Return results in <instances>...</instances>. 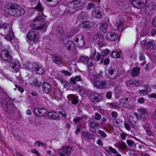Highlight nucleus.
Segmentation results:
<instances>
[{
  "label": "nucleus",
  "mask_w": 156,
  "mask_h": 156,
  "mask_svg": "<svg viewBox=\"0 0 156 156\" xmlns=\"http://www.w3.org/2000/svg\"><path fill=\"white\" fill-rule=\"evenodd\" d=\"M16 4H12L10 5L9 6H8V7H5V10L6 12L10 15L11 16H16L14 14L16 12Z\"/></svg>",
  "instance_id": "6e6552de"
},
{
  "label": "nucleus",
  "mask_w": 156,
  "mask_h": 156,
  "mask_svg": "<svg viewBox=\"0 0 156 156\" xmlns=\"http://www.w3.org/2000/svg\"><path fill=\"white\" fill-rule=\"evenodd\" d=\"M33 84L34 86L38 87H40L41 83L38 80H36L33 82Z\"/></svg>",
  "instance_id": "5fc2aeb1"
},
{
  "label": "nucleus",
  "mask_w": 156,
  "mask_h": 156,
  "mask_svg": "<svg viewBox=\"0 0 156 156\" xmlns=\"http://www.w3.org/2000/svg\"><path fill=\"white\" fill-rule=\"evenodd\" d=\"M126 85L127 86H130L132 84H133V80H130L128 81L125 82Z\"/></svg>",
  "instance_id": "4d7b16f0"
},
{
  "label": "nucleus",
  "mask_w": 156,
  "mask_h": 156,
  "mask_svg": "<svg viewBox=\"0 0 156 156\" xmlns=\"http://www.w3.org/2000/svg\"><path fill=\"white\" fill-rule=\"evenodd\" d=\"M8 34L6 35L5 39L7 41H11L14 37V35L12 31V30H10Z\"/></svg>",
  "instance_id": "bb28decb"
},
{
  "label": "nucleus",
  "mask_w": 156,
  "mask_h": 156,
  "mask_svg": "<svg viewBox=\"0 0 156 156\" xmlns=\"http://www.w3.org/2000/svg\"><path fill=\"white\" fill-rule=\"evenodd\" d=\"M82 134L83 136L86 137L89 139H94V135L88 132H82Z\"/></svg>",
  "instance_id": "cd10ccee"
},
{
  "label": "nucleus",
  "mask_w": 156,
  "mask_h": 156,
  "mask_svg": "<svg viewBox=\"0 0 156 156\" xmlns=\"http://www.w3.org/2000/svg\"><path fill=\"white\" fill-rule=\"evenodd\" d=\"M148 91L147 90H140L139 91V93L141 96H144L147 94L148 93Z\"/></svg>",
  "instance_id": "37998d69"
},
{
  "label": "nucleus",
  "mask_w": 156,
  "mask_h": 156,
  "mask_svg": "<svg viewBox=\"0 0 156 156\" xmlns=\"http://www.w3.org/2000/svg\"><path fill=\"white\" fill-rule=\"evenodd\" d=\"M145 101V99L143 98H140L138 99V101L140 104L144 103Z\"/></svg>",
  "instance_id": "052dcab7"
},
{
  "label": "nucleus",
  "mask_w": 156,
  "mask_h": 156,
  "mask_svg": "<svg viewBox=\"0 0 156 156\" xmlns=\"http://www.w3.org/2000/svg\"><path fill=\"white\" fill-rule=\"evenodd\" d=\"M47 1L50 2L48 4L51 6H54L56 5L60 1V0H47Z\"/></svg>",
  "instance_id": "2f4dec72"
},
{
  "label": "nucleus",
  "mask_w": 156,
  "mask_h": 156,
  "mask_svg": "<svg viewBox=\"0 0 156 156\" xmlns=\"http://www.w3.org/2000/svg\"><path fill=\"white\" fill-rule=\"evenodd\" d=\"M98 44L100 47L104 46L106 45V44L104 42V38L99 39L98 40Z\"/></svg>",
  "instance_id": "c9c22d12"
},
{
  "label": "nucleus",
  "mask_w": 156,
  "mask_h": 156,
  "mask_svg": "<svg viewBox=\"0 0 156 156\" xmlns=\"http://www.w3.org/2000/svg\"><path fill=\"white\" fill-rule=\"evenodd\" d=\"M52 96L55 99L58 101L60 100L62 95L60 90L58 89H55Z\"/></svg>",
  "instance_id": "a211bd4d"
},
{
  "label": "nucleus",
  "mask_w": 156,
  "mask_h": 156,
  "mask_svg": "<svg viewBox=\"0 0 156 156\" xmlns=\"http://www.w3.org/2000/svg\"><path fill=\"white\" fill-rule=\"evenodd\" d=\"M126 142L127 144L130 147H133L134 143V142L132 140H128Z\"/></svg>",
  "instance_id": "09e8293b"
},
{
  "label": "nucleus",
  "mask_w": 156,
  "mask_h": 156,
  "mask_svg": "<svg viewBox=\"0 0 156 156\" xmlns=\"http://www.w3.org/2000/svg\"><path fill=\"white\" fill-rule=\"evenodd\" d=\"M97 94H92L91 95V97L92 98L91 99L93 100V102L94 103H96L99 102L98 97L97 96Z\"/></svg>",
  "instance_id": "f704fd0d"
},
{
  "label": "nucleus",
  "mask_w": 156,
  "mask_h": 156,
  "mask_svg": "<svg viewBox=\"0 0 156 156\" xmlns=\"http://www.w3.org/2000/svg\"><path fill=\"white\" fill-rule=\"evenodd\" d=\"M123 23L121 21H119L117 23V26L118 27V30L120 31H122L123 30Z\"/></svg>",
  "instance_id": "4c0bfd02"
},
{
  "label": "nucleus",
  "mask_w": 156,
  "mask_h": 156,
  "mask_svg": "<svg viewBox=\"0 0 156 156\" xmlns=\"http://www.w3.org/2000/svg\"><path fill=\"white\" fill-rule=\"evenodd\" d=\"M16 7V12L14 14H15L14 15H15L16 16L20 17L23 16L25 12L24 9L17 4Z\"/></svg>",
  "instance_id": "dca6fc26"
},
{
  "label": "nucleus",
  "mask_w": 156,
  "mask_h": 156,
  "mask_svg": "<svg viewBox=\"0 0 156 156\" xmlns=\"http://www.w3.org/2000/svg\"><path fill=\"white\" fill-rule=\"evenodd\" d=\"M111 56L115 58H119L120 56L118 52L115 50L112 51L111 54Z\"/></svg>",
  "instance_id": "58836bf2"
},
{
  "label": "nucleus",
  "mask_w": 156,
  "mask_h": 156,
  "mask_svg": "<svg viewBox=\"0 0 156 156\" xmlns=\"http://www.w3.org/2000/svg\"><path fill=\"white\" fill-rule=\"evenodd\" d=\"M113 123L119 125L120 123V120L119 119H114L113 120Z\"/></svg>",
  "instance_id": "69168bd1"
},
{
  "label": "nucleus",
  "mask_w": 156,
  "mask_h": 156,
  "mask_svg": "<svg viewBox=\"0 0 156 156\" xmlns=\"http://www.w3.org/2000/svg\"><path fill=\"white\" fill-rule=\"evenodd\" d=\"M112 116L115 118H116L118 117V114L117 112L115 111H112L111 112Z\"/></svg>",
  "instance_id": "0e129e2a"
},
{
  "label": "nucleus",
  "mask_w": 156,
  "mask_h": 156,
  "mask_svg": "<svg viewBox=\"0 0 156 156\" xmlns=\"http://www.w3.org/2000/svg\"><path fill=\"white\" fill-rule=\"evenodd\" d=\"M61 72L66 76H70L72 74L71 73L67 70H62L61 71Z\"/></svg>",
  "instance_id": "8fccbe9b"
},
{
  "label": "nucleus",
  "mask_w": 156,
  "mask_h": 156,
  "mask_svg": "<svg viewBox=\"0 0 156 156\" xmlns=\"http://www.w3.org/2000/svg\"><path fill=\"white\" fill-rule=\"evenodd\" d=\"M53 62L57 64H60L62 63V59L60 57L58 56H55L52 57Z\"/></svg>",
  "instance_id": "c756f323"
},
{
  "label": "nucleus",
  "mask_w": 156,
  "mask_h": 156,
  "mask_svg": "<svg viewBox=\"0 0 156 156\" xmlns=\"http://www.w3.org/2000/svg\"><path fill=\"white\" fill-rule=\"evenodd\" d=\"M150 125L148 124H146L144 126V128L145 130V131L148 130H150Z\"/></svg>",
  "instance_id": "e2e57ef3"
},
{
  "label": "nucleus",
  "mask_w": 156,
  "mask_h": 156,
  "mask_svg": "<svg viewBox=\"0 0 156 156\" xmlns=\"http://www.w3.org/2000/svg\"><path fill=\"white\" fill-rule=\"evenodd\" d=\"M128 100L127 98L121 99L120 101V104L122 105L123 106H124L127 103Z\"/></svg>",
  "instance_id": "79ce46f5"
},
{
  "label": "nucleus",
  "mask_w": 156,
  "mask_h": 156,
  "mask_svg": "<svg viewBox=\"0 0 156 156\" xmlns=\"http://www.w3.org/2000/svg\"><path fill=\"white\" fill-rule=\"evenodd\" d=\"M47 26L46 25L44 24L33 28V30H30L26 36L27 42L31 45H32L34 44L37 42L39 38V35L34 30H45Z\"/></svg>",
  "instance_id": "f257e3e1"
},
{
  "label": "nucleus",
  "mask_w": 156,
  "mask_h": 156,
  "mask_svg": "<svg viewBox=\"0 0 156 156\" xmlns=\"http://www.w3.org/2000/svg\"><path fill=\"white\" fill-rule=\"evenodd\" d=\"M48 115L53 119L58 120L59 119L58 113L55 112H49L48 114Z\"/></svg>",
  "instance_id": "b1692460"
},
{
  "label": "nucleus",
  "mask_w": 156,
  "mask_h": 156,
  "mask_svg": "<svg viewBox=\"0 0 156 156\" xmlns=\"http://www.w3.org/2000/svg\"><path fill=\"white\" fill-rule=\"evenodd\" d=\"M114 69L112 68H110L108 70V72L109 74L108 76L110 79H113L115 77V76L113 75L114 73Z\"/></svg>",
  "instance_id": "7c9ffc66"
},
{
  "label": "nucleus",
  "mask_w": 156,
  "mask_h": 156,
  "mask_svg": "<svg viewBox=\"0 0 156 156\" xmlns=\"http://www.w3.org/2000/svg\"><path fill=\"white\" fill-rule=\"evenodd\" d=\"M47 112L46 109H40L38 108H35L34 110V114L37 115L39 116H42Z\"/></svg>",
  "instance_id": "6ab92c4d"
},
{
  "label": "nucleus",
  "mask_w": 156,
  "mask_h": 156,
  "mask_svg": "<svg viewBox=\"0 0 156 156\" xmlns=\"http://www.w3.org/2000/svg\"><path fill=\"white\" fill-rule=\"evenodd\" d=\"M0 29L4 33L8 32L12 30L10 25L7 23H4L2 25L0 24Z\"/></svg>",
  "instance_id": "aec40b11"
},
{
  "label": "nucleus",
  "mask_w": 156,
  "mask_h": 156,
  "mask_svg": "<svg viewBox=\"0 0 156 156\" xmlns=\"http://www.w3.org/2000/svg\"><path fill=\"white\" fill-rule=\"evenodd\" d=\"M1 103L4 110L9 114L14 112L15 110L14 104L12 100L9 97L3 98Z\"/></svg>",
  "instance_id": "f03ea898"
},
{
  "label": "nucleus",
  "mask_w": 156,
  "mask_h": 156,
  "mask_svg": "<svg viewBox=\"0 0 156 156\" xmlns=\"http://www.w3.org/2000/svg\"><path fill=\"white\" fill-rule=\"evenodd\" d=\"M57 30L58 31V32L61 34H62L63 33V28L62 27H58L57 28Z\"/></svg>",
  "instance_id": "774afa93"
},
{
  "label": "nucleus",
  "mask_w": 156,
  "mask_h": 156,
  "mask_svg": "<svg viewBox=\"0 0 156 156\" xmlns=\"http://www.w3.org/2000/svg\"><path fill=\"white\" fill-rule=\"evenodd\" d=\"M68 6L71 8L80 9L82 6V0H73L68 4Z\"/></svg>",
  "instance_id": "20e7f679"
},
{
  "label": "nucleus",
  "mask_w": 156,
  "mask_h": 156,
  "mask_svg": "<svg viewBox=\"0 0 156 156\" xmlns=\"http://www.w3.org/2000/svg\"><path fill=\"white\" fill-rule=\"evenodd\" d=\"M1 57L3 61H10L12 60V57L9 52L6 50H4L2 51Z\"/></svg>",
  "instance_id": "9b49d317"
},
{
  "label": "nucleus",
  "mask_w": 156,
  "mask_h": 156,
  "mask_svg": "<svg viewBox=\"0 0 156 156\" xmlns=\"http://www.w3.org/2000/svg\"><path fill=\"white\" fill-rule=\"evenodd\" d=\"M75 79H76V82L80 81L81 80V78L80 76H76L75 77Z\"/></svg>",
  "instance_id": "338daca9"
},
{
  "label": "nucleus",
  "mask_w": 156,
  "mask_h": 156,
  "mask_svg": "<svg viewBox=\"0 0 156 156\" xmlns=\"http://www.w3.org/2000/svg\"><path fill=\"white\" fill-rule=\"evenodd\" d=\"M87 13L85 12H81L77 16L78 21L82 22L87 17Z\"/></svg>",
  "instance_id": "5701e85b"
},
{
  "label": "nucleus",
  "mask_w": 156,
  "mask_h": 156,
  "mask_svg": "<svg viewBox=\"0 0 156 156\" xmlns=\"http://www.w3.org/2000/svg\"><path fill=\"white\" fill-rule=\"evenodd\" d=\"M105 37L108 40L112 41L117 40L119 38L117 34L114 32L108 33Z\"/></svg>",
  "instance_id": "f8f14e48"
},
{
  "label": "nucleus",
  "mask_w": 156,
  "mask_h": 156,
  "mask_svg": "<svg viewBox=\"0 0 156 156\" xmlns=\"http://www.w3.org/2000/svg\"><path fill=\"white\" fill-rule=\"evenodd\" d=\"M89 126L90 129L91 130V132L93 133H96V127H99L98 122L94 120L90 121L89 122Z\"/></svg>",
  "instance_id": "2eb2a0df"
},
{
  "label": "nucleus",
  "mask_w": 156,
  "mask_h": 156,
  "mask_svg": "<svg viewBox=\"0 0 156 156\" xmlns=\"http://www.w3.org/2000/svg\"><path fill=\"white\" fill-rule=\"evenodd\" d=\"M94 117L96 119L99 120L101 118V116L97 112L95 113Z\"/></svg>",
  "instance_id": "680f3d73"
},
{
  "label": "nucleus",
  "mask_w": 156,
  "mask_h": 156,
  "mask_svg": "<svg viewBox=\"0 0 156 156\" xmlns=\"http://www.w3.org/2000/svg\"><path fill=\"white\" fill-rule=\"evenodd\" d=\"M143 87L144 89V90H147L149 93L151 91V87L148 85H144L143 86Z\"/></svg>",
  "instance_id": "49530a36"
},
{
  "label": "nucleus",
  "mask_w": 156,
  "mask_h": 156,
  "mask_svg": "<svg viewBox=\"0 0 156 156\" xmlns=\"http://www.w3.org/2000/svg\"><path fill=\"white\" fill-rule=\"evenodd\" d=\"M68 100L70 101L73 105H76L79 102L78 97L73 94L68 95L67 96Z\"/></svg>",
  "instance_id": "f3484780"
},
{
  "label": "nucleus",
  "mask_w": 156,
  "mask_h": 156,
  "mask_svg": "<svg viewBox=\"0 0 156 156\" xmlns=\"http://www.w3.org/2000/svg\"><path fill=\"white\" fill-rule=\"evenodd\" d=\"M139 59L140 61L141 62V65L143 66L145 64L146 62L145 60V57L144 55L143 54L140 52L139 53Z\"/></svg>",
  "instance_id": "c85d7f7f"
},
{
  "label": "nucleus",
  "mask_w": 156,
  "mask_h": 156,
  "mask_svg": "<svg viewBox=\"0 0 156 156\" xmlns=\"http://www.w3.org/2000/svg\"><path fill=\"white\" fill-rule=\"evenodd\" d=\"M106 98L108 99H110L112 96V93L110 92H107L105 95Z\"/></svg>",
  "instance_id": "bf43d9fd"
},
{
  "label": "nucleus",
  "mask_w": 156,
  "mask_h": 156,
  "mask_svg": "<svg viewBox=\"0 0 156 156\" xmlns=\"http://www.w3.org/2000/svg\"><path fill=\"white\" fill-rule=\"evenodd\" d=\"M92 15L95 18L101 19L104 15L103 10L100 7H96L93 10Z\"/></svg>",
  "instance_id": "7ed1b4c3"
},
{
  "label": "nucleus",
  "mask_w": 156,
  "mask_h": 156,
  "mask_svg": "<svg viewBox=\"0 0 156 156\" xmlns=\"http://www.w3.org/2000/svg\"><path fill=\"white\" fill-rule=\"evenodd\" d=\"M20 68V64L18 60H15L12 62L9 66L10 70L15 73L18 72Z\"/></svg>",
  "instance_id": "423d86ee"
},
{
  "label": "nucleus",
  "mask_w": 156,
  "mask_h": 156,
  "mask_svg": "<svg viewBox=\"0 0 156 156\" xmlns=\"http://www.w3.org/2000/svg\"><path fill=\"white\" fill-rule=\"evenodd\" d=\"M108 149L112 153L115 154L116 156H121V155L118 153L116 150L112 148L111 146H110L109 147Z\"/></svg>",
  "instance_id": "e433bc0d"
},
{
  "label": "nucleus",
  "mask_w": 156,
  "mask_h": 156,
  "mask_svg": "<svg viewBox=\"0 0 156 156\" xmlns=\"http://www.w3.org/2000/svg\"><path fill=\"white\" fill-rule=\"evenodd\" d=\"M107 23L106 22H104L101 24V27L100 28V30L103 33H106L107 32Z\"/></svg>",
  "instance_id": "72a5a7b5"
},
{
  "label": "nucleus",
  "mask_w": 156,
  "mask_h": 156,
  "mask_svg": "<svg viewBox=\"0 0 156 156\" xmlns=\"http://www.w3.org/2000/svg\"><path fill=\"white\" fill-rule=\"evenodd\" d=\"M89 59L90 58L88 57L85 56L82 57L81 59V61L85 64L88 62Z\"/></svg>",
  "instance_id": "ea45409f"
},
{
  "label": "nucleus",
  "mask_w": 156,
  "mask_h": 156,
  "mask_svg": "<svg viewBox=\"0 0 156 156\" xmlns=\"http://www.w3.org/2000/svg\"><path fill=\"white\" fill-rule=\"evenodd\" d=\"M65 47L68 51H70L74 48V43L71 41H68L65 44Z\"/></svg>",
  "instance_id": "393cba45"
},
{
  "label": "nucleus",
  "mask_w": 156,
  "mask_h": 156,
  "mask_svg": "<svg viewBox=\"0 0 156 156\" xmlns=\"http://www.w3.org/2000/svg\"><path fill=\"white\" fill-rule=\"evenodd\" d=\"M35 9H36L37 10L39 11H42L43 10V8L39 2L35 7Z\"/></svg>",
  "instance_id": "a19ab883"
},
{
  "label": "nucleus",
  "mask_w": 156,
  "mask_h": 156,
  "mask_svg": "<svg viewBox=\"0 0 156 156\" xmlns=\"http://www.w3.org/2000/svg\"><path fill=\"white\" fill-rule=\"evenodd\" d=\"M139 112L140 117L142 120L144 122L146 119H147L148 116V112L145 108H141L137 110Z\"/></svg>",
  "instance_id": "1a4fd4ad"
},
{
  "label": "nucleus",
  "mask_w": 156,
  "mask_h": 156,
  "mask_svg": "<svg viewBox=\"0 0 156 156\" xmlns=\"http://www.w3.org/2000/svg\"><path fill=\"white\" fill-rule=\"evenodd\" d=\"M141 82L138 80H133V84L136 87H138L141 86L142 85Z\"/></svg>",
  "instance_id": "c03bdc74"
},
{
  "label": "nucleus",
  "mask_w": 156,
  "mask_h": 156,
  "mask_svg": "<svg viewBox=\"0 0 156 156\" xmlns=\"http://www.w3.org/2000/svg\"><path fill=\"white\" fill-rule=\"evenodd\" d=\"M115 145L122 151L124 150L127 147L126 143L122 141L117 142Z\"/></svg>",
  "instance_id": "4be33fe9"
},
{
  "label": "nucleus",
  "mask_w": 156,
  "mask_h": 156,
  "mask_svg": "<svg viewBox=\"0 0 156 156\" xmlns=\"http://www.w3.org/2000/svg\"><path fill=\"white\" fill-rule=\"evenodd\" d=\"M72 150L71 147L65 146L62 150H58V153L60 156H70Z\"/></svg>",
  "instance_id": "39448f33"
},
{
  "label": "nucleus",
  "mask_w": 156,
  "mask_h": 156,
  "mask_svg": "<svg viewBox=\"0 0 156 156\" xmlns=\"http://www.w3.org/2000/svg\"><path fill=\"white\" fill-rule=\"evenodd\" d=\"M94 87L97 88L105 89L108 88V87L105 81H101L98 80H95L94 83Z\"/></svg>",
  "instance_id": "9d476101"
},
{
  "label": "nucleus",
  "mask_w": 156,
  "mask_h": 156,
  "mask_svg": "<svg viewBox=\"0 0 156 156\" xmlns=\"http://www.w3.org/2000/svg\"><path fill=\"white\" fill-rule=\"evenodd\" d=\"M51 89V85L46 82L44 83L42 85V89L44 93H48Z\"/></svg>",
  "instance_id": "412c9836"
},
{
  "label": "nucleus",
  "mask_w": 156,
  "mask_h": 156,
  "mask_svg": "<svg viewBox=\"0 0 156 156\" xmlns=\"http://www.w3.org/2000/svg\"><path fill=\"white\" fill-rule=\"evenodd\" d=\"M92 58H90V59L88 60L86 64H87V66L89 67H91L93 66V63L92 62Z\"/></svg>",
  "instance_id": "3c124183"
},
{
  "label": "nucleus",
  "mask_w": 156,
  "mask_h": 156,
  "mask_svg": "<svg viewBox=\"0 0 156 156\" xmlns=\"http://www.w3.org/2000/svg\"><path fill=\"white\" fill-rule=\"evenodd\" d=\"M140 68L138 67L133 68L131 73V75L133 77L137 76L139 74Z\"/></svg>",
  "instance_id": "a878e982"
},
{
  "label": "nucleus",
  "mask_w": 156,
  "mask_h": 156,
  "mask_svg": "<svg viewBox=\"0 0 156 156\" xmlns=\"http://www.w3.org/2000/svg\"><path fill=\"white\" fill-rule=\"evenodd\" d=\"M80 27L83 28H89L90 27V25L88 22H83L79 25Z\"/></svg>",
  "instance_id": "473e14b6"
},
{
  "label": "nucleus",
  "mask_w": 156,
  "mask_h": 156,
  "mask_svg": "<svg viewBox=\"0 0 156 156\" xmlns=\"http://www.w3.org/2000/svg\"><path fill=\"white\" fill-rule=\"evenodd\" d=\"M109 52V51L108 49H106L105 50H104L102 52L101 54L104 57L108 54Z\"/></svg>",
  "instance_id": "603ef678"
},
{
  "label": "nucleus",
  "mask_w": 156,
  "mask_h": 156,
  "mask_svg": "<svg viewBox=\"0 0 156 156\" xmlns=\"http://www.w3.org/2000/svg\"><path fill=\"white\" fill-rule=\"evenodd\" d=\"M15 86L16 88H14V89L15 90H16L17 89L21 93H23V92L24 90L23 87L20 86H19L18 85H16Z\"/></svg>",
  "instance_id": "a18cd8bd"
},
{
  "label": "nucleus",
  "mask_w": 156,
  "mask_h": 156,
  "mask_svg": "<svg viewBox=\"0 0 156 156\" xmlns=\"http://www.w3.org/2000/svg\"><path fill=\"white\" fill-rule=\"evenodd\" d=\"M76 79H75V77H72L70 80V83L76 84Z\"/></svg>",
  "instance_id": "13d9d810"
},
{
  "label": "nucleus",
  "mask_w": 156,
  "mask_h": 156,
  "mask_svg": "<svg viewBox=\"0 0 156 156\" xmlns=\"http://www.w3.org/2000/svg\"><path fill=\"white\" fill-rule=\"evenodd\" d=\"M154 41L152 40L148 41L145 40H143L141 41V44L147 48L149 49H152L154 48Z\"/></svg>",
  "instance_id": "4468645a"
},
{
  "label": "nucleus",
  "mask_w": 156,
  "mask_h": 156,
  "mask_svg": "<svg viewBox=\"0 0 156 156\" xmlns=\"http://www.w3.org/2000/svg\"><path fill=\"white\" fill-rule=\"evenodd\" d=\"M33 69L37 74L39 75L42 74L44 72L42 66L38 65L37 62L33 64Z\"/></svg>",
  "instance_id": "ddd939ff"
},
{
  "label": "nucleus",
  "mask_w": 156,
  "mask_h": 156,
  "mask_svg": "<svg viewBox=\"0 0 156 156\" xmlns=\"http://www.w3.org/2000/svg\"><path fill=\"white\" fill-rule=\"evenodd\" d=\"M73 40L75 42V44L78 47H82L84 44L85 41L82 35H78L74 37Z\"/></svg>",
  "instance_id": "0eeeda50"
},
{
  "label": "nucleus",
  "mask_w": 156,
  "mask_h": 156,
  "mask_svg": "<svg viewBox=\"0 0 156 156\" xmlns=\"http://www.w3.org/2000/svg\"><path fill=\"white\" fill-rule=\"evenodd\" d=\"M95 6V5L94 3L90 2L88 4L87 8L88 9H90L94 8Z\"/></svg>",
  "instance_id": "864d4df0"
},
{
  "label": "nucleus",
  "mask_w": 156,
  "mask_h": 156,
  "mask_svg": "<svg viewBox=\"0 0 156 156\" xmlns=\"http://www.w3.org/2000/svg\"><path fill=\"white\" fill-rule=\"evenodd\" d=\"M44 20L43 18L41 15H39L34 19V21L36 22L38 21L42 20Z\"/></svg>",
  "instance_id": "de8ad7c7"
},
{
  "label": "nucleus",
  "mask_w": 156,
  "mask_h": 156,
  "mask_svg": "<svg viewBox=\"0 0 156 156\" xmlns=\"http://www.w3.org/2000/svg\"><path fill=\"white\" fill-rule=\"evenodd\" d=\"M98 132L99 134L102 137L105 138L107 136L106 134L104 131L99 130Z\"/></svg>",
  "instance_id": "6e6d98bb"
}]
</instances>
